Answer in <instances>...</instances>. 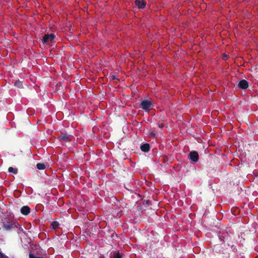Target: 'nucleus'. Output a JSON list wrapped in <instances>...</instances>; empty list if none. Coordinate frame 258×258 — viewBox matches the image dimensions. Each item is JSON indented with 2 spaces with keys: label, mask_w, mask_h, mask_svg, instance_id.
Returning <instances> with one entry per match:
<instances>
[{
  "label": "nucleus",
  "mask_w": 258,
  "mask_h": 258,
  "mask_svg": "<svg viewBox=\"0 0 258 258\" xmlns=\"http://www.w3.org/2000/svg\"><path fill=\"white\" fill-rule=\"evenodd\" d=\"M19 224L17 222H10L6 221L2 222V226L5 230L10 231L12 228H17Z\"/></svg>",
  "instance_id": "obj_1"
},
{
  "label": "nucleus",
  "mask_w": 258,
  "mask_h": 258,
  "mask_svg": "<svg viewBox=\"0 0 258 258\" xmlns=\"http://www.w3.org/2000/svg\"><path fill=\"white\" fill-rule=\"evenodd\" d=\"M72 136L63 133H61V134L57 137V139L62 145H64L67 143L70 142L72 141Z\"/></svg>",
  "instance_id": "obj_2"
},
{
  "label": "nucleus",
  "mask_w": 258,
  "mask_h": 258,
  "mask_svg": "<svg viewBox=\"0 0 258 258\" xmlns=\"http://www.w3.org/2000/svg\"><path fill=\"white\" fill-rule=\"evenodd\" d=\"M54 38L55 35L54 34L51 33L50 34H45L42 39V42L44 44L48 43L49 42H52Z\"/></svg>",
  "instance_id": "obj_3"
},
{
  "label": "nucleus",
  "mask_w": 258,
  "mask_h": 258,
  "mask_svg": "<svg viewBox=\"0 0 258 258\" xmlns=\"http://www.w3.org/2000/svg\"><path fill=\"white\" fill-rule=\"evenodd\" d=\"M188 158L194 163H197L199 159V156L198 152L196 151H191L188 156Z\"/></svg>",
  "instance_id": "obj_4"
},
{
  "label": "nucleus",
  "mask_w": 258,
  "mask_h": 258,
  "mask_svg": "<svg viewBox=\"0 0 258 258\" xmlns=\"http://www.w3.org/2000/svg\"><path fill=\"white\" fill-rule=\"evenodd\" d=\"M151 105V101L148 100H144L141 102L142 108L145 110H149Z\"/></svg>",
  "instance_id": "obj_5"
},
{
  "label": "nucleus",
  "mask_w": 258,
  "mask_h": 258,
  "mask_svg": "<svg viewBox=\"0 0 258 258\" xmlns=\"http://www.w3.org/2000/svg\"><path fill=\"white\" fill-rule=\"evenodd\" d=\"M238 86L241 89L245 90L248 87V82L245 80H241L239 81Z\"/></svg>",
  "instance_id": "obj_6"
},
{
  "label": "nucleus",
  "mask_w": 258,
  "mask_h": 258,
  "mask_svg": "<svg viewBox=\"0 0 258 258\" xmlns=\"http://www.w3.org/2000/svg\"><path fill=\"white\" fill-rule=\"evenodd\" d=\"M20 211L22 215H28L30 212V208L28 206H24L21 208Z\"/></svg>",
  "instance_id": "obj_7"
},
{
  "label": "nucleus",
  "mask_w": 258,
  "mask_h": 258,
  "mask_svg": "<svg viewBox=\"0 0 258 258\" xmlns=\"http://www.w3.org/2000/svg\"><path fill=\"white\" fill-rule=\"evenodd\" d=\"M140 149L144 152H148L150 149V145L149 143H143L141 145Z\"/></svg>",
  "instance_id": "obj_8"
},
{
  "label": "nucleus",
  "mask_w": 258,
  "mask_h": 258,
  "mask_svg": "<svg viewBox=\"0 0 258 258\" xmlns=\"http://www.w3.org/2000/svg\"><path fill=\"white\" fill-rule=\"evenodd\" d=\"M135 3L136 6L140 9L144 8L146 5V1H135Z\"/></svg>",
  "instance_id": "obj_9"
},
{
  "label": "nucleus",
  "mask_w": 258,
  "mask_h": 258,
  "mask_svg": "<svg viewBox=\"0 0 258 258\" xmlns=\"http://www.w3.org/2000/svg\"><path fill=\"white\" fill-rule=\"evenodd\" d=\"M59 226V224L57 221H53L51 223V228L54 230H55L57 228H58Z\"/></svg>",
  "instance_id": "obj_10"
},
{
  "label": "nucleus",
  "mask_w": 258,
  "mask_h": 258,
  "mask_svg": "<svg viewBox=\"0 0 258 258\" xmlns=\"http://www.w3.org/2000/svg\"><path fill=\"white\" fill-rule=\"evenodd\" d=\"M149 136L151 138H156L157 136V133L155 130H152L149 132Z\"/></svg>",
  "instance_id": "obj_11"
},
{
  "label": "nucleus",
  "mask_w": 258,
  "mask_h": 258,
  "mask_svg": "<svg viewBox=\"0 0 258 258\" xmlns=\"http://www.w3.org/2000/svg\"><path fill=\"white\" fill-rule=\"evenodd\" d=\"M8 171L9 172H12L15 174H16L18 173V169L17 168H13L12 167H10L8 168Z\"/></svg>",
  "instance_id": "obj_12"
},
{
  "label": "nucleus",
  "mask_w": 258,
  "mask_h": 258,
  "mask_svg": "<svg viewBox=\"0 0 258 258\" xmlns=\"http://www.w3.org/2000/svg\"><path fill=\"white\" fill-rule=\"evenodd\" d=\"M15 86L19 88H23V83L19 80H16L15 82Z\"/></svg>",
  "instance_id": "obj_13"
},
{
  "label": "nucleus",
  "mask_w": 258,
  "mask_h": 258,
  "mask_svg": "<svg viewBox=\"0 0 258 258\" xmlns=\"http://www.w3.org/2000/svg\"><path fill=\"white\" fill-rule=\"evenodd\" d=\"M36 167L39 170H43L45 168L46 166L44 163H37L36 165Z\"/></svg>",
  "instance_id": "obj_14"
},
{
  "label": "nucleus",
  "mask_w": 258,
  "mask_h": 258,
  "mask_svg": "<svg viewBox=\"0 0 258 258\" xmlns=\"http://www.w3.org/2000/svg\"><path fill=\"white\" fill-rule=\"evenodd\" d=\"M121 257H122L121 255L119 253H118V252L115 253L113 254V258H121Z\"/></svg>",
  "instance_id": "obj_15"
},
{
  "label": "nucleus",
  "mask_w": 258,
  "mask_h": 258,
  "mask_svg": "<svg viewBox=\"0 0 258 258\" xmlns=\"http://www.w3.org/2000/svg\"><path fill=\"white\" fill-rule=\"evenodd\" d=\"M5 255L0 251V258H4Z\"/></svg>",
  "instance_id": "obj_16"
},
{
  "label": "nucleus",
  "mask_w": 258,
  "mask_h": 258,
  "mask_svg": "<svg viewBox=\"0 0 258 258\" xmlns=\"http://www.w3.org/2000/svg\"><path fill=\"white\" fill-rule=\"evenodd\" d=\"M158 125L159 126V127L162 128L164 127V125L163 124L161 123V124H158Z\"/></svg>",
  "instance_id": "obj_17"
},
{
  "label": "nucleus",
  "mask_w": 258,
  "mask_h": 258,
  "mask_svg": "<svg viewBox=\"0 0 258 258\" xmlns=\"http://www.w3.org/2000/svg\"><path fill=\"white\" fill-rule=\"evenodd\" d=\"M116 79V77H115V76H112V80H114V79Z\"/></svg>",
  "instance_id": "obj_18"
},
{
  "label": "nucleus",
  "mask_w": 258,
  "mask_h": 258,
  "mask_svg": "<svg viewBox=\"0 0 258 258\" xmlns=\"http://www.w3.org/2000/svg\"><path fill=\"white\" fill-rule=\"evenodd\" d=\"M226 58H227V55H225L224 56V58L225 59H226Z\"/></svg>",
  "instance_id": "obj_19"
}]
</instances>
